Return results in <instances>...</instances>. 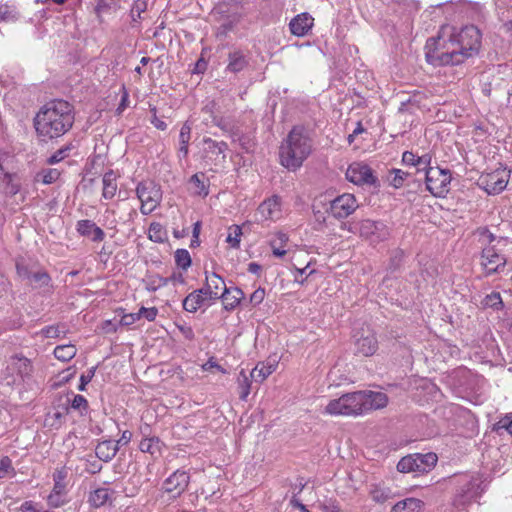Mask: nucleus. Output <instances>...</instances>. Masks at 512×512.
Returning <instances> with one entry per match:
<instances>
[{
	"mask_svg": "<svg viewBox=\"0 0 512 512\" xmlns=\"http://www.w3.org/2000/svg\"><path fill=\"white\" fill-rule=\"evenodd\" d=\"M481 39V31L474 25L465 26L457 33L443 26L436 37L427 40L426 60L434 66L462 64L478 54Z\"/></svg>",
	"mask_w": 512,
	"mask_h": 512,
	"instance_id": "1",
	"label": "nucleus"
},
{
	"mask_svg": "<svg viewBox=\"0 0 512 512\" xmlns=\"http://www.w3.org/2000/svg\"><path fill=\"white\" fill-rule=\"evenodd\" d=\"M74 107L65 100L46 103L34 117V127L41 141L47 142L63 136L73 126Z\"/></svg>",
	"mask_w": 512,
	"mask_h": 512,
	"instance_id": "2",
	"label": "nucleus"
},
{
	"mask_svg": "<svg viewBox=\"0 0 512 512\" xmlns=\"http://www.w3.org/2000/svg\"><path fill=\"white\" fill-rule=\"evenodd\" d=\"M387 403L388 397L385 393L355 391L331 400L325 407V412L330 415L359 416L371 410L381 409Z\"/></svg>",
	"mask_w": 512,
	"mask_h": 512,
	"instance_id": "3",
	"label": "nucleus"
},
{
	"mask_svg": "<svg viewBox=\"0 0 512 512\" xmlns=\"http://www.w3.org/2000/svg\"><path fill=\"white\" fill-rule=\"evenodd\" d=\"M313 151V140L303 126H294L279 147V162L289 171L298 170Z\"/></svg>",
	"mask_w": 512,
	"mask_h": 512,
	"instance_id": "4",
	"label": "nucleus"
},
{
	"mask_svg": "<svg viewBox=\"0 0 512 512\" xmlns=\"http://www.w3.org/2000/svg\"><path fill=\"white\" fill-rule=\"evenodd\" d=\"M16 271L19 278L26 281L32 289L41 290L43 293L52 291V279L47 271L36 269L23 262L16 263Z\"/></svg>",
	"mask_w": 512,
	"mask_h": 512,
	"instance_id": "5",
	"label": "nucleus"
},
{
	"mask_svg": "<svg viewBox=\"0 0 512 512\" xmlns=\"http://www.w3.org/2000/svg\"><path fill=\"white\" fill-rule=\"evenodd\" d=\"M349 231L359 233V235L371 244H378L389 237L388 227L381 221H373L370 219L362 220L358 223L349 224Z\"/></svg>",
	"mask_w": 512,
	"mask_h": 512,
	"instance_id": "6",
	"label": "nucleus"
},
{
	"mask_svg": "<svg viewBox=\"0 0 512 512\" xmlns=\"http://www.w3.org/2000/svg\"><path fill=\"white\" fill-rule=\"evenodd\" d=\"M136 194L141 202L140 211L143 215L152 213L162 200V191L153 181H142L137 185Z\"/></svg>",
	"mask_w": 512,
	"mask_h": 512,
	"instance_id": "7",
	"label": "nucleus"
},
{
	"mask_svg": "<svg viewBox=\"0 0 512 512\" xmlns=\"http://www.w3.org/2000/svg\"><path fill=\"white\" fill-rule=\"evenodd\" d=\"M437 463L435 453L412 454L403 457L397 464V470L401 473L417 472L420 474L429 472Z\"/></svg>",
	"mask_w": 512,
	"mask_h": 512,
	"instance_id": "8",
	"label": "nucleus"
},
{
	"mask_svg": "<svg viewBox=\"0 0 512 512\" xmlns=\"http://www.w3.org/2000/svg\"><path fill=\"white\" fill-rule=\"evenodd\" d=\"M427 190L435 197H443L448 191L451 182V173L448 169L440 167L428 168L425 173Z\"/></svg>",
	"mask_w": 512,
	"mask_h": 512,
	"instance_id": "9",
	"label": "nucleus"
},
{
	"mask_svg": "<svg viewBox=\"0 0 512 512\" xmlns=\"http://www.w3.org/2000/svg\"><path fill=\"white\" fill-rule=\"evenodd\" d=\"M346 178L356 185L378 186V178L374 175L373 170L364 163L354 162L350 164L346 171Z\"/></svg>",
	"mask_w": 512,
	"mask_h": 512,
	"instance_id": "10",
	"label": "nucleus"
},
{
	"mask_svg": "<svg viewBox=\"0 0 512 512\" xmlns=\"http://www.w3.org/2000/svg\"><path fill=\"white\" fill-rule=\"evenodd\" d=\"M510 171L506 168H498L486 175H482L480 180L484 189L489 194H498L502 192L509 181Z\"/></svg>",
	"mask_w": 512,
	"mask_h": 512,
	"instance_id": "11",
	"label": "nucleus"
},
{
	"mask_svg": "<svg viewBox=\"0 0 512 512\" xmlns=\"http://www.w3.org/2000/svg\"><path fill=\"white\" fill-rule=\"evenodd\" d=\"M358 208V203L353 194L345 193L330 202V213L336 219H344Z\"/></svg>",
	"mask_w": 512,
	"mask_h": 512,
	"instance_id": "12",
	"label": "nucleus"
},
{
	"mask_svg": "<svg viewBox=\"0 0 512 512\" xmlns=\"http://www.w3.org/2000/svg\"><path fill=\"white\" fill-rule=\"evenodd\" d=\"M506 258L499 254L494 246H485L481 253V265L487 275H492L500 271L506 265Z\"/></svg>",
	"mask_w": 512,
	"mask_h": 512,
	"instance_id": "13",
	"label": "nucleus"
},
{
	"mask_svg": "<svg viewBox=\"0 0 512 512\" xmlns=\"http://www.w3.org/2000/svg\"><path fill=\"white\" fill-rule=\"evenodd\" d=\"M189 474L185 471L177 470L164 482V490L167 493H173V498L179 497L188 487Z\"/></svg>",
	"mask_w": 512,
	"mask_h": 512,
	"instance_id": "14",
	"label": "nucleus"
},
{
	"mask_svg": "<svg viewBox=\"0 0 512 512\" xmlns=\"http://www.w3.org/2000/svg\"><path fill=\"white\" fill-rule=\"evenodd\" d=\"M313 26L314 18L307 12L296 15L289 23L291 34L297 37H304L308 35Z\"/></svg>",
	"mask_w": 512,
	"mask_h": 512,
	"instance_id": "15",
	"label": "nucleus"
},
{
	"mask_svg": "<svg viewBox=\"0 0 512 512\" xmlns=\"http://www.w3.org/2000/svg\"><path fill=\"white\" fill-rule=\"evenodd\" d=\"M227 61L226 71L234 74L243 71L249 65L248 55L240 49L230 51Z\"/></svg>",
	"mask_w": 512,
	"mask_h": 512,
	"instance_id": "16",
	"label": "nucleus"
},
{
	"mask_svg": "<svg viewBox=\"0 0 512 512\" xmlns=\"http://www.w3.org/2000/svg\"><path fill=\"white\" fill-rule=\"evenodd\" d=\"M77 231L82 236L90 237L94 242H101L105 238L104 231L91 220L78 221Z\"/></svg>",
	"mask_w": 512,
	"mask_h": 512,
	"instance_id": "17",
	"label": "nucleus"
},
{
	"mask_svg": "<svg viewBox=\"0 0 512 512\" xmlns=\"http://www.w3.org/2000/svg\"><path fill=\"white\" fill-rule=\"evenodd\" d=\"M205 157L210 160H217L222 155V160H225V151L228 149V145L224 141H215L209 137L203 139Z\"/></svg>",
	"mask_w": 512,
	"mask_h": 512,
	"instance_id": "18",
	"label": "nucleus"
},
{
	"mask_svg": "<svg viewBox=\"0 0 512 512\" xmlns=\"http://www.w3.org/2000/svg\"><path fill=\"white\" fill-rule=\"evenodd\" d=\"M224 309L231 311L235 309L244 299V292L238 287L224 288L221 293Z\"/></svg>",
	"mask_w": 512,
	"mask_h": 512,
	"instance_id": "19",
	"label": "nucleus"
},
{
	"mask_svg": "<svg viewBox=\"0 0 512 512\" xmlns=\"http://www.w3.org/2000/svg\"><path fill=\"white\" fill-rule=\"evenodd\" d=\"M369 495L374 502L379 504H384L395 497L393 490L384 482L371 484Z\"/></svg>",
	"mask_w": 512,
	"mask_h": 512,
	"instance_id": "20",
	"label": "nucleus"
},
{
	"mask_svg": "<svg viewBox=\"0 0 512 512\" xmlns=\"http://www.w3.org/2000/svg\"><path fill=\"white\" fill-rule=\"evenodd\" d=\"M357 352L363 356L373 355L378 348V341L375 334L368 332L367 335L362 334L356 339Z\"/></svg>",
	"mask_w": 512,
	"mask_h": 512,
	"instance_id": "21",
	"label": "nucleus"
},
{
	"mask_svg": "<svg viewBox=\"0 0 512 512\" xmlns=\"http://www.w3.org/2000/svg\"><path fill=\"white\" fill-rule=\"evenodd\" d=\"M206 286H208L209 300L211 301L221 299L222 291L227 288L223 278L215 272L211 274L206 272Z\"/></svg>",
	"mask_w": 512,
	"mask_h": 512,
	"instance_id": "22",
	"label": "nucleus"
},
{
	"mask_svg": "<svg viewBox=\"0 0 512 512\" xmlns=\"http://www.w3.org/2000/svg\"><path fill=\"white\" fill-rule=\"evenodd\" d=\"M280 211V199L277 196H273L265 201H263L258 209L257 215L260 216L259 220H268L274 219L275 214Z\"/></svg>",
	"mask_w": 512,
	"mask_h": 512,
	"instance_id": "23",
	"label": "nucleus"
},
{
	"mask_svg": "<svg viewBox=\"0 0 512 512\" xmlns=\"http://www.w3.org/2000/svg\"><path fill=\"white\" fill-rule=\"evenodd\" d=\"M119 447L111 440H104L98 443L95 448L96 457L104 462L111 461L117 454Z\"/></svg>",
	"mask_w": 512,
	"mask_h": 512,
	"instance_id": "24",
	"label": "nucleus"
},
{
	"mask_svg": "<svg viewBox=\"0 0 512 512\" xmlns=\"http://www.w3.org/2000/svg\"><path fill=\"white\" fill-rule=\"evenodd\" d=\"M207 299L202 296L201 290H194L189 293L183 300V309L187 312L194 313L200 308Z\"/></svg>",
	"mask_w": 512,
	"mask_h": 512,
	"instance_id": "25",
	"label": "nucleus"
},
{
	"mask_svg": "<svg viewBox=\"0 0 512 512\" xmlns=\"http://www.w3.org/2000/svg\"><path fill=\"white\" fill-rule=\"evenodd\" d=\"M117 175L113 170H109L103 175V190L102 196L103 198L109 200L112 199L117 191V183H116Z\"/></svg>",
	"mask_w": 512,
	"mask_h": 512,
	"instance_id": "26",
	"label": "nucleus"
},
{
	"mask_svg": "<svg viewBox=\"0 0 512 512\" xmlns=\"http://www.w3.org/2000/svg\"><path fill=\"white\" fill-rule=\"evenodd\" d=\"M220 25L216 31V37L218 39H224L227 35L233 31L235 26L239 22V16L237 14L227 15L220 20Z\"/></svg>",
	"mask_w": 512,
	"mask_h": 512,
	"instance_id": "27",
	"label": "nucleus"
},
{
	"mask_svg": "<svg viewBox=\"0 0 512 512\" xmlns=\"http://www.w3.org/2000/svg\"><path fill=\"white\" fill-rule=\"evenodd\" d=\"M423 501L417 498H406L396 503L390 512H420Z\"/></svg>",
	"mask_w": 512,
	"mask_h": 512,
	"instance_id": "28",
	"label": "nucleus"
},
{
	"mask_svg": "<svg viewBox=\"0 0 512 512\" xmlns=\"http://www.w3.org/2000/svg\"><path fill=\"white\" fill-rule=\"evenodd\" d=\"M12 367L22 379L29 377L33 370L31 362L25 357L13 358Z\"/></svg>",
	"mask_w": 512,
	"mask_h": 512,
	"instance_id": "29",
	"label": "nucleus"
},
{
	"mask_svg": "<svg viewBox=\"0 0 512 512\" xmlns=\"http://www.w3.org/2000/svg\"><path fill=\"white\" fill-rule=\"evenodd\" d=\"M110 499V491L107 488H98L90 493L89 503L95 508L105 505Z\"/></svg>",
	"mask_w": 512,
	"mask_h": 512,
	"instance_id": "30",
	"label": "nucleus"
},
{
	"mask_svg": "<svg viewBox=\"0 0 512 512\" xmlns=\"http://www.w3.org/2000/svg\"><path fill=\"white\" fill-rule=\"evenodd\" d=\"M274 370H275V365L274 364L265 365L264 363H261V364L256 365L255 368L252 369V371L250 373V377L255 382L261 383L270 374H272Z\"/></svg>",
	"mask_w": 512,
	"mask_h": 512,
	"instance_id": "31",
	"label": "nucleus"
},
{
	"mask_svg": "<svg viewBox=\"0 0 512 512\" xmlns=\"http://www.w3.org/2000/svg\"><path fill=\"white\" fill-rule=\"evenodd\" d=\"M191 130H192L191 125L188 122H185L180 129L179 153H181L183 155V157H187L188 152H189L188 145H189V141L191 138Z\"/></svg>",
	"mask_w": 512,
	"mask_h": 512,
	"instance_id": "32",
	"label": "nucleus"
},
{
	"mask_svg": "<svg viewBox=\"0 0 512 512\" xmlns=\"http://www.w3.org/2000/svg\"><path fill=\"white\" fill-rule=\"evenodd\" d=\"M149 239L156 243H163L167 240V231L162 224L152 222L149 226Z\"/></svg>",
	"mask_w": 512,
	"mask_h": 512,
	"instance_id": "33",
	"label": "nucleus"
},
{
	"mask_svg": "<svg viewBox=\"0 0 512 512\" xmlns=\"http://www.w3.org/2000/svg\"><path fill=\"white\" fill-rule=\"evenodd\" d=\"M237 383L239 390V398L242 401H246L248 395L250 394L251 381L249 380V377L244 369L240 371L237 378Z\"/></svg>",
	"mask_w": 512,
	"mask_h": 512,
	"instance_id": "34",
	"label": "nucleus"
},
{
	"mask_svg": "<svg viewBox=\"0 0 512 512\" xmlns=\"http://www.w3.org/2000/svg\"><path fill=\"white\" fill-rule=\"evenodd\" d=\"M77 349L74 345H60L54 349V356L63 362H67L75 357Z\"/></svg>",
	"mask_w": 512,
	"mask_h": 512,
	"instance_id": "35",
	"label": "nucleus"
},
{
	"mask_svg": "<svg viewBox=\"0 0 512 512\" xmlns=\"http://www.w3.org/2000/svg\"><path fill=\"white\" fill-rule=\"evenodd\" d=\"M139 449L142 452L150 453L151 455H154L156 453L160 452L161 449V442L159 438L152 437V438H145L142 439L139 444Z\"/></svg>",
	"mask_w": 512,
	"mask_h": 512,
	"instance_id": "36",
	"label": "nucleus"
},
{
	"mask_svg": "<svg viewBox=\"0 0 512 512\" xmlns=\"http://www.w3.org/2000/svg\"><path fill=\"white\" fill-rule=\"evenodd\" d=\"M174 257L176 265L183 270H187L192 264L191 256L186 249H177Z\"/></svg>",
	"mask_w": 512,
	"mask_h": 512,
	"instance_id": "37",
	"label": "nucleus"
},
{
	"mask_svg": "<svg viewBox=\"0 0 512 512\" xmlns=\"http://www.w3.org/2000/svg\"><path fill=\"white\" fill-rule=\"evenodd\" d=\"M72 148H73V145L71 143L63 146L62 148L55 151L54 154H52L47 159V163L50 165H53V164H56V163L64 160L66 157L69 156V152L72 150Z\"/></svg>",
	"mask_w": 512,
	"mask_h": 512,
	"instance_id": "38",
	"label": "nucleus"
},
{
	"mask_svg": "<svg viewBox=\"0 0 512 512\" xmlns=\"http://www.w3.org/2000/svg\"><path fill=\"white\" fill-rule=\"evenodd\" d=\"M241 235V227L238 225H233L229 227V232L226 241L231 245V247L239 248Z\"/></svg>",
	"mask_w": 512,
	"mask_h": 512,
	"instance_id": "39",
	"label": "nucleus"
},
{
	"mask_svg": "<svg viewBox=\"0 0 512 512\" xmlns=\"http://www.w3.org/2000/svg\"><path fill=\"white\" fill-rule=\"evenodd\" d=\"M505 430L512 435V414H508L496 422L493 426V431L501 434V431Z\"/></svg>",
	"mask_w": 512,
	"mask_h": 512,
	"instance_id": "40",
	"label": "nucleus"
},
{
	"mask_svg": "<svg viewBox=\"0 0 512 512\" xmlns=\"http://www.w3.org/2000/svg\"><path fill=\"white\" fill-rule=\"evenodd\" d=\"M65 478L66 472L63 469L56 470L53 474L54 487L52 490L66 494V484L64 482Z\"/></svg>",
	"mask_w": 512,
	"mask_h": 512,
	"instance_id": "41",
	"label": "nucleus"
},
{
	"mask_svg": "<svg viewBox=\"0 0 512 512\" xmlns=\"http://www.w3.org/2000/svg\"><path fill=\"white\" fill-rule=\"evenodd\" d=\"M475 235L479 236V240L485 246H492V242L496 240V236L487 227L477 228L475 230Z\"/></svg>",
	"mask_w": 512,
	"mask_h": 512,
	"instance_id": "42",
	"label": "nucleus"
},
{
	"mask_svg": "<svg viewBox=\"0 0 512 512\" xmlns=\"http://www.w3.org/2000/svg\"><path fill=\"white\" fill-rule=\"evenodd\" d=\"M204 177V173H196L191 176L190 183H192L197 188V194L202 196H207L209 194L208 186L204 184V181L200 178Z\"/></svg>",
	"mask_w": 512,
	"mask_h": 512,
	"instance_id": "43",
	"label": "nucleus"
},
{
	"mask_svg": "<svg viewBox=\"0 0 512 512\" xmlns=\"http://www.w3.org/2000/svg\"><path fill=\"white\" fill-rule=\"evenodd\" d=\"M391 174H393V177L390 179V184L394 186L395 188H399L403 185L405 179L411 175L410 172H404L400 169H393L391 170Z\"/></svg>",
	"mask_w": 512,
	"mask_h": 512,
	"instance_id": "44",
	"label": "nucleus"
},
{
	"mask_svg": "<svg viewBox=\"0 0 512 512\" xmlns=\"http://www.w3.org/2000/svg\"><path fill=\"white\" fill-rule=\"evenodd\" d=\"M64 326L55 325V326H46L41 330V334L45 338H58L61 334H64Z\"/></svg>",
	"mask_w": 512,
	"mask_h": 512,
	"instance_id": "45",
	"label": "nucleus"
},
{
	"mask_svg": "<svg viewBox=\"0 0 512 512\" xmlns=\"http://www.w3.org/2000/svg\"><path fill=\"white\" fill-rule=\"evenodd\" d=\"M147 9V3L144 0H135L132 8L130 10V15L133 21H137L141 17V13H143Z\"/></svg>",
	"mask_w": 512,
	"mask_h": 512,
	"instance_id": "46",
	"label": "nucleus"
},
{
	"mask_svg": "<svg viewBox=\"0 0 512 512\" xmlns=\"http://www.w3.org/2000/svg\"><path fill=\"white\" fill-rule=\"evenodd\" d=\"M169 283V278L155 275L149 278L147 289L156 291L157 289L166 286Z\"/></svg>",
	"mask_w": 512,
	"mask_h": 512,
	"instance_id": "47",
	"label": "nucleus"
},
{
	"mask_svg": "<svg viewBox=\"0 0 512 512\" xmlns=\"http://www.w3.org/2000/svg\"><path fill=\"white\" fill-rule=\"evenodd\" d=\"M64 497H65V493L56 492V491L52 490V492L50 493V495L47 498L49 506H51L53 508H58V507L62 506L66 502Z\"/></svg>",
	"mask_w": 512,
	"mask_h": 512,
	"instance_id": "48",
	"label": "nucleus"
},
{
	"mask_svg": "<svg viewBox=\"0 0 512 512\" xmlns=\"http://www.w3.org/2000/svg\"><path fill=\"white\" fill-rule=\"evenodd\" d=\"M430 164L431 156L429 154L419 156L417 163L414 165L416 168V173L424 172L425 174L428 168H433Z\"/></svg>",
	"mask_w": 512,
	"mask_h": 512,
	"instance_id": "49",
	"label": "nucleus"
},
{
	"mask_svg": "<svg viewBox=\"0 0 512 512\" xmlns=\"http://www.w3.org/2000/svg\"><path fill=\"white\" fill-rule=\"evenodd\" d=\"M18 19L17 12L7 5H0V20L15 21Z\"/></svg>",
	"mask_w": 512,
	"mask_h": 512,
	"instance_id": "50",
	"label": "nucleus"
},
{
	"mask_svg": "<svg viewBox=\"0 0 512 512\" xmlns=\"http://www.w3.org/2000/svg\"><path fill=\"white\" fill-rule=\"evenodd\" d=\"M41 176H42V182L44 184H51L59 178L60 172L57 169L49 168V169L42 170Z\"/></svg>",
	"mask_w": 512,
	"mask_h": 512,
	"instance_id": "51",
	"label": "nucleus"
},
{
	"mask_svg": "<svg viewBox=\"0 0 512 512\" xmlns=\"http://www.w3.org/2000/svg\"><path fill=\"white\" fill-rule=\"evenodd\" d=\"M71 407L75 410H79L83 415L84 412L88 410V402L84 396L78 394L74 396Z\"/></svg>",
	"mask_w": 512,
	"mask_h": 512,
	"instance_id": "52",
	"label": "nucleus"
},
{
	"mask_svg": "<svg viewBox=\"0 0 512 512\" xmlns=\"http://www.w3.org/2000/svg\"><path fill=\"white\" fill-rule=\"evenodd\" d=\"M4 179L6 182V192L10 195H15L20 190V184L13 181V176L9 172H5Z\"/></svg>",
	"mask_w": 512,
	"mask_h": 512,
	"instance_id": "53",
	"label": "nucleus"
},
{
	"mask_svg": "<svg viewBox=\"0 0 512 512\" xmlns=\"http://www.w3.org/2000/svg\"><path fill=\"white\" fill-rule=\"evenodd\" d=\"M14 474V468L12 461L9 457H3L0 459V479L6 477L9 473Z\"/></svg>",
	"mask_w": 512,
	"mask_h": 512,
	"instance_id": "54",
	"label": "nucleus"
},
{
	"mask_svg": "<svg viewBox=\"0 0 512 512\" xmlns=\"http://www.w3.org/2000/svg\"><path fill=\"white\" fill-rule=\"evenodd\" d=\"M96 367H91L86 373H83L80 377V384L78 386L79 391H85L86 385L92 380L95 375Z\"/></svg>",
	"mask_w": 512,
	"mask_h": 512,
	"instance_id": "55",
	"label": "nucleus"
},
{
	"mask_svg": "<svg viewBox=\"0 0 512 512\" xmlns=\"http://www.w3.org/2000/svg\"><path fill=\"white\" fill-rule=\"evenodd\" d=\"M137 313L140 314V319L142 317H144L148 321H154L157 316L158 310L156 307H151V308L141 307Z\"/></svg>",
	"mask_w": 512,
	"mask_h": 512,
	"instance_id": "56",
	"label": "nucleus"
},
{
	"mask_svg": "<svg viewBox=\"0 0 512 512\" xmlns=\"http://www.w3.org/2000/svg\"><path fill=\"white\" fill-rule=\"evenodd\" d=\"M265 290L263 288L256 289L250 296L249 303L252 306H257L264 300Z\"/></svg>",
	"mask_w": 512,
	"mask_h": 512,
	"instance_id": "57",
	"label": "nucleus"
},
{
	"mask_svg": "<svg viewBox=\"0 0 512 512\" xmlns=\"http://www.w3.org/2000/svg\"><path fill=\"white\" fill-rule=\"evenodd\" d=\"M150 112L152 113V117H151V123L159 130H166L167 128V124L161 120L160 118L157 117V109L156 107H152L150 109Z\"/></svg>",
	"mask_w": 512,
	"mask_h": 512,
	"instance_id": "58",
	"label": "nucleus"
},
{
	"mask_svg": "<svg viewBox=\"0 0 512 512\" xmlns=\"http://www.w3.org/2000/svg\"><path fill=\"white\" fill-rule=\"evenodd\" d=\"M140 319V314L136 313H129L124 314L120 319V324L122 326H130L134 324L136 321Z\"/></svg>",
	"mask_w": 512,
	"mask_h": 512,
	"instance_id": "59",
	"label": "nucleus"
},
{
	"mask_svg": "<svg viewBox=\"0 0 512 512\" xmlns=\"http://www.w3.org/2000/svg\"><path fill=\"white\" fill-rule=\"evenodd\" d=\"M403 260V251L394 250L390 258V265L393 269H397Z\"/></svg>",
	"mask_w": 512,
	"mask_h": 512,
	"instance_id": "60",
	"label": "nucleus"
},
{
	"mask_svg": "<svg viewBox=\"0 0 512 512\" xmlns=\"http://www.w3.org/2000/svg\"><path fill=\"white\" fill-rule=\"evenodd\" d=\"M502 299L499 293H492L487 296V305L499 309L502 306Z\"/></svg>",
	"mask_w": 512,
	"mask_h": 512,
	"instance_id": "61",
	"label": "nucleus"
},
{
	"mask_svg": "<svg viewBox=\"0 0 512 512\" xmlns=\"http://www.w3.org/2000/svg\"><path fill=\"white\" fill-rule=\"evenodd\" d=\"M20 511L22 512H43L42 509L38 508V504L33 501H25L21 504Z\"/></svg>",
	"mask_w": 512,
	"mask_h": 512,
	"instance_id": "62",
	"label": "nucleus"
},
{
	"mask_svg": "<svg viewBox=\"0 0 512 512\" xmlns=\"http://www.w3.org/2000/svg\"><path fill=\"white\" fill-rule=\"evenodd\" d=\"M419 156H417L416 154H414L413 152L411 151H405L402 155V162L405 164V165H411V166H414L416 163H417V160H418Z\"/></svg>",
	"mask_w": 512,
	"mask_h": 512,
	"instance_id": "63",
	"label": "nucleus"
},
{
	"mask_svg": "<svg viewBox=\"0 0 512 512\" xmlns=\"http://www.w3.org/2000/svg\"><path fill=\"white\" fill-rule=\"evenodd\" d=\"M112 5H116V0H99L96 6L97 13L104 12L111 8Z\"/></svg>",
	"mask_w": 512,
	"mask_h": 512,
	"instance_id": "64",
	"label": "nucleus"
}]
</instances>
